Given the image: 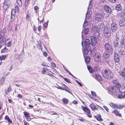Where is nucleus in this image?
<instances>
[{
  "instance_id": "nucleus-19",
  "label": "nucleus",
  "mask_w": 125,
  "mask_h": 125,
  "mask_svg": "<svg viewBox=\"0 0 125 125\" xmlns=\"http://www.w3.org/2000/svg\"><path fill=\"white\" fill-rule=\"evenodd\" d=\"M111 30L109 27H106L105 28L104 32L111 34Z\"/></svg>"
},
{
  "instance_id": "nucleus-42",
  "label": "nucleus",
  "mask_w": 125,
  "mask_h": 125,
  "mask_svg": "<svg viewBox=\"0 0 125 125\" xmlns=\"http://www.w3.org/2000/svg\"><path fill=\"white\" fill-rule=\"evenodd\" d=\"M62 101L63 103L64 104H67L68 103V100L67 99L63 98L62 99Z\"/></svg>"
},
{
  "instance_id": "nucleus-60",
  "label": "nucleus",
  "mask_w": 125,
  "mask_h": 125,
  "mask_svg": "<svg viewBox=\"0 0 125 125\" xmlns=\"http://www.w3.org/2000/svg\"><path fill=\"white\" fill-rule=\"evenodd\" d=\"M109 1L112 3H115L116 2V0H109Z\"/></svg>"
},
{
  "instance_id": "nucleus-9",
  "label": "nucleus",
  "mask_w": 125,
  "mask_h": 125,
  "mask_svg": "<svg viewBox=\"0 0 125 125\" xmlns=\"http://www.w3.org/2000/svg\"><path fill=\"white\" fill-rule=\"evenodd\" d=\"M95 17L96 20L98 21L101 22L103 20L104 16L102 14L98 13L96 15Z\"/></svg>"
},
{
  "instance_id": "nucleus-64",
  "label": "nucleus",
  "mask_w": 125,
  "mask_h": 125,
  "mask_svg": "<svg viewBox=\"0 0 125 125\" xmlns=\"http://www.w3.org/2000/svg\"><path fill=\"white\" fill-rule=\"evenodd\" d=\"M64 68V69H65V70L69 74V75L71 74V73L70 72L68 71L67 69H66L65 68Z\"/></svg>"
},
{
  "instance_id": "nucleus-8",
  "label": "nucleus",
  "mask_w": 125,
  "mask_h": 125,
  "mask_svg": "<svg viewBox=\"0 0 125 125\" xmlns=\"http://www.w3.org/2000/svg\"><path fill=\"white\" fill-rule=\"evenodd\" d=\"M112 22L111 24V27L112 31L113 32H115L117 30L118 27L117 25L115 22V21L114 19H112Z\"/></svg>"
},
{
  "instance_id": "nucleus-39",
  "label": "nucleus",
  "mask_w": 125,
  "mask_h": 125,
  "mask_svg": "<svg viewBox=\"0 0 125 125\" xmlns=\"http://www.w3.org/2000/svg\"><path fill=\"white\" fill-rule=\"evenodd\" d=\"M17 4L20 6H21L22 2L21 0H17Z\"/></svg>"
},
{
  "instance_id": "nucleus-10",
  "label": "nucleus",
  "mask_w": 125,
  "mask_h": 125,
  "mask_svg": "<svg viewBox=\"0 0 125 125\" xmlns=\"http://www.w3.org/2000/svg\"><path fill=\"white\" fill-rule=\"evenodd\" d=\"M10 1L9 0H5L3 6V9L6 10L10 6Z\"/></svg>"
},
{
  "instance_id": "nucleus-11",
  "label": "nucleus",
  "mask_w": 125,
  "mask_h": 125,
  "mask_svg": "<svg viewBox=\"0 0 125 125\" xmlns=\"http://www.w3.org/2000/svg\"><path fill=\"white\" fill-rule=\"evenodd\" d=\"M91 44L93 46H94L96 44L97 40L96 38L94 36H92L91 37Z\"/></svg>"
},
{
  "instance_id": "nucleus-31",
  "label": "nucleus",
  "mask_w": 125,
  "mask_h": 125,
  "mask_svg": "<svg viewBox=\"0 0 125 125\" xmlns=\"http://www.w3.org/2000/svg\"><path fill=\"white\" fill-rule=\"evenodd\" d=\"M83 52L84 54H86L88 53L89 51L88 50V48H83Z\"/></svg>"
},
{
  "instance_id": "nucleus-13",
  "label": "nucleus",
  "mask_w": 125,
  "mask_h": 125,
  "mask_svg": "<svg viewBox=\"0 0 125 125\" xmlns=\"http://www.w3.org/2000/svg\"><path fill=\"white\" fill-rule=\"evenodd\" d=\"M104 10L105 12L108 13H110L111 12V8L108 5H105L104 7Z\"/></svg>"
},
{
  "instance_id": "nucleus-25",
  "label": "nucleus",
  "mask_w": 125,
  "mask_h": 125,
  "mask_svg": "<svg viewBox=\"0 0 125 125\" xmlns=\"http://www.w3.org/2000/svg\"><path fill=\"white\" fill-rule=\"evenodd\" d=\"M104 24L103 23H101L99 24L98 27L101 29H104L105 27Z\"/></svg>"
},
{
  "instance_id": "nucleus-32",
  "label": "nucleus",
  "mask_w": 125,
  "mask_h": 125,
  "mask_svg": "<svg viewBox=\"0 0 125 125\" xmlns=\"http://www.w3.org/2000/svg\"><path fill=\"white\" fill-rule=\"evenodd\" d=\"M13 11L14 12V10H11V20H12L13 21L14 20V19H15V17H14V14H13L12 13Z\"/></svg>"
},
{
  "instance_id": "nucleus-63",
  "label": "nucleus",
  "mask_w": 125,
  "mask_h": 125,
  "mask_svg": "<svg viewBox=\"0 0 125 125\" xmlns=\"http://www.w3.org/2000/svg\"><path fill=\"white\" fill-rule=\"evenodd\" d=\"M48 25V24L47 23H45L44 25V27H45L46 28L47 27Z\"/></svg>"
},
{
  "instance_id": "nucleus-30",
  "label": "nucleus",
  "mask_w": 125,
  "mask_h": 125,
  "mask_svg": "<svg viewBox=\"0 0 125 125\" xmlns=\"http://www.w3.org/2000/svg\"><path fill=\"white\" fill-rule=\"evenodd\" d=\"M85 113L89 117L91 118L92 117L91 114L89 109L88 110H87Z\"/></svg>"
},
{
  "instance_id": "nucleus-33",
  "label": "nucleus",
  "mask_w": 125,
  "mask_h": 125,
  "mask_svg": "<svg viewBox=\"0 0 125 125\" xmlns=\"http://www.w3.org/2000/svg\"><path fill=\"white\" fill-rule=\"evenodd\" d=\"M7 56V55H2L0 56V61L1 60H5Z\"/></svg>"
},
{
  "instance_id": "nucleus-34",
  "label": "nucleus",
  "mask_w": 125,
  "mask_h": 125,
  "mask_svg": "<svg viewBox=\"0 0 125 125\" xmlns=\"http://www.w3.org/2000/svg\"><path fill=\"white\" fill-rule=\"evenodd\" d=\"M24 115L25 116V117L27 119L30 117L29 116V114L26 112H23Z\"/></svg>"
},
{
  "instance_id": "nucleus-17",
  "label": "nucleus",
  "mask_w": 125,
  "mask_h": 125,
  "mask_svg": "<svg viewBox=\"0 0 125 125\" xmlns=\"http://www.w3.org/2000/svg\"><path fill=\"white\" fill-rule=\"evenodd\" d=\"M113 43L114 47L115 48L118 47L119 46L118 40H117V39L116 38V40L114 41Z\"/></svg>"
},
{
  "instance_id": "nucleus-40",
  "label": "nucleus",
  "mask_w": 125,
  "mask_h": 125,
  "mask_svg": "<svg viewBox=\"0 0 125 125\" xmlns=\"http://www.w3.org/2000/svg\"><path fill=\"white\" fill-rule=\"evenodd\" d=\"M7 49L6 47H5L1 51V53H4L7 51Z\"/></svg>"
},
{
  "instance_id": "nucleus-62",
  "label": "nucleus",
  "mask_w": 125,
  "mask_h": 125,
  "mask_svg": "<svg viewBox=\"0 0 125 125\" xmlns=\"http://www.w3.org/2000/svg\"><path fill=\"white\" fill-rule=\"evenodd\" d=\"M42 28V27L41 26V25H40L38 27V30L39 31H40L41 28Z\"/></svg>"
},
{
  "instance_id": "nucleus-38",
  "label": "nucleus",
  "mask_w": 125,
  "mask_h": 125,
  "mask_svg": "<svg viewBox=\"0 0 125 125\" xmlns=\"http://www.w3.org/2000/svg\"><path fill=\"white\" fill-rule=\"evenodd\" d=\"M96 119L98 121H102L103 120L101 118V115H98L96 116Z\"/></svg>"
},
{
  "instance_id": "nucleus-58",
  "label": "nucleus",
  "mask_w": 125,
  "mask_h": 125,
  "mask_svg": "<svg viewBox=\"0 0 125 125\" xmlns=\"http://www.w3.org/2000/svg\"><path fill=\"white\" fill-rule=\"evenodd\" d=\"M43 55H44V56L46 57L47 56V55H48L47 52H43Z\"/></svg>"
},
{
  "instance_id": "nucleus-61",
  "label": "nucleus",
  "mask_w": 125,
  "mask_h": 125,
  "mask_svg": "<svg viewBox=\"0 0 125 125\" xmlns=\"http://www.w3.org/2000/svg\"><path fill=\"white\" fill-rule=\"evenodd\" d=\"M51 64L53 67H56L55 64L53 62H52L51 63Z\"/></svg>"
},
{
  "instance_id": "nucleus-41",
  "label": "nucleus",
  "mask_w": 125,
  "mask_h": 125,
  "mask_svg": "<svg viewBox=\"0 0 125 125\" xmlns=\"http://www.w3.org/2000/svg\"><path fill=\"white\" fill-rule=\"evenodd\" d=\"M104 36L106 38H108L110 36V34L104 32Z\"/></svg>"
},
{
  "instance_id": "nucleus-51",
  "label": "nucleus",
  "mask_w": 125,
  "mask_h": 125,
  "mask_svg": "<svg viewBox=\"0 0 125 125\" xmlns=\"http://www.w3.org/2000/svg\"><path fill=\"white\" fill-rule=\"evenodd\" d=\"M26 19L27 20L29 21L30 19V17L27 14V16L26 17Z\"/></svg>"
},
{
  "instance_id": "nucleus-7",
  "label": "nucleus",
  "mask_w": 125,
  "mask_h": 125,
  "mask_svg": "<svg viewBox=\"0 0 125 125\" xmlns=\"http://www.w3.org/2000/svg\"><path fill=\"white\" fill-rule=\"evenodd\" d=\"M82 45L83 48L89 49L90 45H91L90 42L89 40L87 39L85 40L84 42H83V41H82Z\"/></svg>"
},
{
  "instance_id": "nucleus-56",
  "label": "nucleus",
  "mask_w": 125,
  "mask_h": 125,
  "mask_svg": "<svg viewBox=\"0 0 125 125\" xmlns=\"http://www.w3.org/2000/svg\"><path fill=\"white\" fill-rule=\"evenodd\" d=\"M64 80L66 82L69 83H70L71 82L69 81V80H68L66 78H65L64 79Z\"/></svg>"
},
{
  "instance_id": "nucleus-22",
  "label": "nucleus",
  "mask_w": 125,
  "mask_h": 125,
  "mask_svg": "<svg viewBox=\"0 0 125 125\" xmlns=\"http://www.w3.org/2000/svg\"><path fill=\"white\" fill-rule=\"evenodd\" d=\"M6 41V39L5 37H0V43L2 44L3 45V44L4 43V42Z\"/></svg>"
},
{
  "instance_id": "nucleus-3",
  "label": "nucleus",
  "mask_w": 125,
  "mask_h": 125,
  "mask_svg": "<svg viewBox=\"0 0 125 125\" xmlns=\"http://www.w3.org/2000/svg\"><path fill=\"white\" fill-rule=\"evenodd\" d=\"M108 92L114 97H116L118 95V91H117L116 86H111L109 87Z\"/></svg>"
},
{
  "instance_id": "nucleus-21",
  "label": "nucleus",
  "mask_w": 125,
  "mask_h": 125,
  "mask_svg": "<svg viewBox=\"0 0 125 125\" xmlns=\"http://www.w3.org/2000/svg\"><path fill=\"white\" fill-rule=\"evenodd\" d=\"M109 54L107 52H105L103 54V57L105 59H107L110 57Z\"/></svg>"
},
{
  "instance_id": "nucleus-20",
  "label": "nucleus",
  "mask_w": 125,
  "mask_h": 125,
  "mask_svg": "<svg viewBox=\"0 0 125 125\" xmlns=\"http://www.w3.org/2000/svg\"><path fill=\"white\" fill-rule=\"evenodd\" d=\"M120 75L123 77H125V68H124L123 71L119 72Z\"/></svg>"
},
{
  "instance_id": "nucleus-1",
  "label": "nucleus",
  "mask_w": 125,
  "mask_h": 125,
  "mask_svg": "<svg viewBox=\"0 0 125 125\" xmlns=\"http://www.w3.org/2000/svg\"><path fill=\"white\" fill-rule=\"evenodd\" d=\"M91 1H90L89 7L88 8L87 12L86 14V18L83 25V27H85L91 21V17L92 14V11L91 7L90 2Z\"/></svg>"
},
{
  "instance_id": "nucleus-37",
  "label": "nucleus",
  "mask_w": 125,
  "mask_h": 125,
  "mask_svg": "<svg viewBox=\"0 0 125 125\" xmlns=\"http://www.w3.org/2000/svg\"><path fill=\"white\" fill-rule=\"evenodd\" d=\"M85 61L87 63H89L90 61V58L88 56L85 57Z\"/></svg>"
},
{
  "instance_id": "nucleus-49",
  "label": "nucleus",
  "mask_w": 125,
  "mask_h": 125,
  "mask_svg": "<svg viewBox=\"0 0 125 125\" xmlns=\"http://www.w3.org/2000/svg\"><path fill=\"white\" fill-rule=\"evenodd\" d=\"M45 69H46V70L45 69H43L42 71V73L43 74H44L46 72V70H47L48 69L46 68H45Z\"/></svg>"
},
{
  "instance_id": "nucleus-2",
  "label": "nucleus",
  "mask_w": 125,
  "mask_h": 125,
  "mask_svg": "<svg viewBox=\"0 0 125 125\" xmlns=\"http://www.w3.org/2000/svg\"><path fill=\"white\" fill-rule=\"evenodd\" d=\"M102 73L103 76L107 79H109L113 76V73L109 69L104 70Z\"/></svg>"
},
{
  "instance_id": "nucleus-6",
  "label": "nucleus",
  "mask_w": 125,
  "mask_h": 125,
  "mask_svg": "<svg viewBox=\"0 0 125 125\" xmlns=\"http://www.w3.org/2000/svg\"><path fill=\"white\" fill-rule=\"evenodd\" d=\"M104 49L105 51L107 52L112 53L113 49L111 45L108 43H106L104 45Z\"/></svg>"
},
{
  "instance_id": "nucleus-15",
  "label": "nucleus",
  "mask_w": 125,
  "mask_h": 125,
  "mask_svg": "<svg viewBox=\"0 0 125 125\" xmlns=\"http://www.w3.org/2000/svg\"><path fill=\"white\" fill-rule=\"evenodd\" d=\"M114 59L115 62H119V57L117 53H115L114 54Z\"/></svg>"
},
{
  "instance_id": "nucleus-27",
  "label": "nucleus",
  "mask_w": 125,
  "mask_h": 125,
  "mask_svg": "<svg viewBox=\"0 0 125 125\" xmlns=\"http://www.w3.org/2000/svg\"><path fill=\"white\" fill-rule=\"evenodd\" d=\"M112 113L115 114L116 116H118L119 117H121V115L119 114L118 111L116 110H114L112 112Z\"/></svg>"
},
{
  "instance_id": "nucleus-52",
  "label": "nucleus",
  "mask_w": 125,
  "mask_h": 125,
  "mask_svg": "<svg viewBox=\"0 0 125 125\" xmlns=\"http://www.w3.org/2000/svg\"><path fill=\"white\" fill-rule=\"evenodd\" d=\"M29 0H26L25 2V6H27L28 3V1Z\"/></svg>"
},
{
  "instance_id": "nucleus-57",
  "label": "nucleus",
  "mask_w": 125,
  "mask_h": 125,
  "mask_svg": "<svg viewBox=\"0 0 125 125\" xmlns=\"http://www.w3.org/2000/svg\"><path fill=\"white\" fill-rule=\"evenodd\" d=\"M11 42H8L7 45V46H9L10 47V46L11 45Z\"/></svg>"
},
{
  "instance_id": "nucleus-35",
  "label": "nucleus",
  "mask_w": 125,
  "mask_h": 125,
  "mask_svg": "<svg viewBox=\"0 0 125 125\" xmlns=\"http://www.w3.org/2000/svg\"><path fill=\"white\" fill-rule=\"evenodd\" d=\"M110 105L113 108H116V104L111 103L110 104Z\"/></svg>"
},
{
  "instance_id": "nucleus-5",
  "label": "nucleus",
  "mask_w": 125,
  "mask_h": 125,
  "mask_svg": "<svg viewBox=\"0 0 125 125\" xmlns=\"http://www.w3.org/2000/svg\"><path fill=\"white\" fill-rule=\"evenodd\" d=\"M116 38L117 40H118V41H119V47L120 48L123 47L125 45V43L124 38L123 36H119L116 35Z\"/></svg>"
},
{
  "instance_id": "nucleus-46",
  "label": "nucleus",
  "mask_w": 125,
  "mask_h": 125,
  "mask_svg": "<svg viewBox=\"0 0 125 125\" xmlns=\"http://www.w3.org/2000/svg\"><path fill=\"white\" fill-rule=\"evenodd\" d=\"M117 97L118 98L120 99H123V96L122 94H118Z\"/></svg>"
},
{
  "instance_id": "nucleus-47",
  "label": "nucleus",
  "mask_w": 125,
  "mask_h": 125,
  "mask_svg": "<svg viewBox=\"0 0 125 125\" xmlns=\"http://www.w3.org/2000/svg\"><path fill=\"white\" fill-rule=\"evenodd\" d=\"M13 10H14L13 9ZM14 11H18L19 10V7L18 6H15V9H14Z\"/></svg>"
},
{
  "instance_id": "nucleus-45",
  "label": "nucleus",
  "mask_w": 125,
  "mask_h": 125,
  "mask_svg": "<svg viewBox=\"0 0 125 125\" xmlns=\"http://www.w3.org/2000/svg\"><path fill=\"white\" fill-rule=\"evenodd\" d=\"M4 31L3 30H2L0 32V37L4 35Z\"/></svg>"
},
{
  "instance_id": "nucleus-43",
  "label": "nucleus",
  "mask_w": 125,
  "mask_h": 125,
  "mask_svg": "<svg viewBox=\"0 0 125 125\" xmlns=\"http://www.w3.org/2000/svg\"><path fill=\"white\" fill-rule=\"evenodd\" d=\"M88 69L90 72L91 73H92L94 72V70H92L90 67H87Z\"/></svg>"
},
{
  "instance_id": "nucleus-12",
  "label": "nucleus",
  "mask_w": 125,
  "mask_h": 125,
  "mask_svg": "<svg viewBox=\"0 0 125 125\" xmlns=\"http://www.w3.org/2000/svg\"><path fill=\"white\" fill-rule=\"evenodd\" d=\"M94 58L95 61L96 62H98L101 59V55L99 53L96 54L94 56Z\"/></svg>"
},
{
  "instance_id": "nucleus-14",
  "label": "nucleus",
  "mask_w": 125,
  "mask_h": 125,
  "mask_svg": "<svg viewBox=\"0 0 125 125\" xmlns=\"http://www.w3.org/2000/svg\"><path fill=\"white\" fill-rule=\"evenodd\" d=\"M119 25L121 27L125 25V18L121 19L119 21Z\"/></svg>"
},
{
  "instance_id": "nucleus-23",
  "label": "nucleus",
  "mask_w": 125,
  "mask_h": 125,
  "mask_svg": "<svg viewBox=\"0 0 125 125\" xmlns=\"http://www.w3.org/2000/svg\"><path fill=\"white\" fill-rule=\"evenodd\" d=\"M122 8L120 4L117 5L115 7L116 10L118 11L121 10H122Z\"/></svg>"
},
{
  "instance_id": "nucleus-16",
  "label": "nucleus",
  "mask_w": 125,
  "mask_h": 125,
  "mask_svg": "<svg viewBox=\"0 0 125 125\" xmlns=\"http://www.w3.org/2000/svg\"><path fill=\"white\" fill-rule=\"evenodd\" d=\"M89 29L87 28L84 29V31H83L82 32V37L83 39V37L84 34H85V35H87Z\"/></svg>"
},
{
  "instance_id": "nucleus-55",
  "label": "nucleus",
  "mask_w": 125,
  "mask_h": 125,
  "mask_svg": "<svg viewBox=\"0 0 125 125\" xmlns=\"http://www.w3.org/2000/svg\"><path fill=\"white\" fill-rule=\"evenodd\" d=\"M73 104H77L78 103V102L77 101L75 100H74L72 102Z\"/></svg>"
},
{
  "instance_id": "nucleus-24",
  "label": "nucleus",
  "mask_w": 125,
  "mask_h": 125,
  "mask_svg": "<svg viewBox=\"0 0 125 125\" xmlns=\"http://www.w3.org/2000/svg\"><path fill=\"white\" fill-rule=\"evenodd\" d=\"M118 53L119 55H120L121 56H124L125 55V51L123 49L119 51Z\"/></svg>"
},
{
  "instance_id": "nucleus-4",
  "label": "nucleus",
  "mask_w": 125,
  "mask_h": 125,
  "mask_svg": "<svg viewBox=\"0 0 125 125\" xmlns=\"http://www.w3.org/2000/svg\"><path fill=\"white\" fill-rule=\"evenodd\" d=\"M117 91H118V95L119 92L124 93L125 92V87L124 85H121L119 83H115Z\"/></svg>"
},
{
  "instance_id": "nucleus-26",
  "label": "nucleus",
  "mask_w": 125,
  "mask_h": 125,
  "mask_svg": "<svg viewBox=\"0 0 125 125\" xmlns=\"http://www.w3.org/2000/svg\"><path fill=\"white\" fill-rule=\"evenodd\" d=\"M94 78L99 80L101 81L102 80V77L99 75H97L95 74V75L94 76Z\"/></svg>"
},
{
  "instance_id": "nucleus-59",
  "label": "nucleus",
  "mask_w": 125,
  "mask_h": 125,
  "mask_svg": "<svg viewBox=\"0 0 125 125\" xmlns=\"http://www.w3.org/2000/svg\"><path fill=\"white\" fill-rule=\"evenodd\" d=\"M17 97L18 98H20L21 99L22 97V95L20 94H19L17 95Z\"/></svg>"
},
{
  "instance_id": "nucleus-53",
  "label": "nucleus",
  "mask_w": 125,
  "mask_h": 125,
  "mask_svg": "<svg viewBox=\"0 0 125 125\" xmlns=\"http://www.w3.org/2000/svg\"><path fill=\"white\" fill-rule=\"evenodd\" d=\"M103 107L107 112H108L109 111V109L106 106H104Z\"/></svg>"
},
{
  "instance_id": "nucleus-29",
  "label": "nucleus",
  "mask_w": 125,
  "mask_h": 125,
  "mask_svg": "<svg viewBox=\"0 0 125 125\" xmlns=\"http://www.w3.org/2000/svg\"><path fill=\"white\" fill-rule=\"evenodd\" d=\"M4 119L5 120H7L8 122L11 124L12 123V121L10 119L9 116L7 115H6L5 116Z\"/></svg>"
},
{
  "instance_id": "nucleus-44",
  "label": "nucleus",
  "mask_w": 125,
  "mask_h": 125,
  "mask_svg": "<svg viewBox=\"0 0 125 125\" xmlns=\"http://www.w3.org/2000/svg\"><path fill=\"white\" fill-rule=\"evenodd\" d=\"M124 106H123L120 105H117L116 104V108H118L119 109H122Z\"/></svg>"
},
{
  "instance_id": "nucleus-54",
  "label": "nucleus",
  "mask_w": 125,
  "mask_h": 125,
  "mask_svg": "<svg viewBox=\"0 0 125 125\" xmlns=\"http://www.w3.org/2000/svg\"><path fill=\"white\" fill-rule=\"evenodd\" d=\"M11 91V87H8L7 90V91L9 92H10Z\"/></svg>"
},
{
  "instance_id": "nucleus-50",
  "label": "nucleus",
  "mask_w": 125,
  "mask_h": 125,
  "mask_svg": "<svg viewBox=\"0 0 125 125\" xmlns=\"http://www.w3.org/2000/svg\"><path fill=\"white\" fill-rule=\"evenodd\" d=\"M91 94L93 95L94 96H96V94L94 92L91 91Z\"/></svg>"
},
{
  "instance_id": "nucleus-36",
  "label": "nucleus",
  "mask_w": 125,
  "mask_h": 125,
  "mask_svg": "<svg viewBox=\"0 0 125 125\" xmlns=\"http://www.w3.org/2000/svg\"><path fill=\"white\" fill-rule=\"evenodd\" d=\"M81 107L82 109L85 112V113L87 111V110H88L89 109L87 107H86L82 106Z\"/></svg>"
},
{
  "instance_id": "nucleus-28",
  "label": "nucleus",
  "mask_w": 125,
  "mask_h": 125,
  "mask_svg": "<svg viewBox=\"0 0 125 125\" xmlns=\"http://www.w3.org/2000/svg\"><path fill=\"white\" fill-rule=\"evenodd\" d=\"M6 78L5 77H2L0 79V84L2 85L4 82Z\"/></svg>"
},
{
  "instance_id": "nucleus-18",
  "label": "nucleus",
  "mask_w": 125,
  "mask_h": 125,
  "mask_svg": "<svg viewBox=\"0 0 125 125\" xmlns=\"http://www.w3.org/2000/svg\"><path fill=\"white\" fill-rule=\"evenodd\" d=\"M89 106L91 109L93 111L97 110V108L93 103L91 104Z\"/></svg>"
},
{
  "instance_id": "nucleus-48",
  "label": "nucleus",
  "mask_w": 125,
  "mask_h": 125,
  "mask_svg": "<svg viewBox=\"0 0 125 125\" xmlns=\"http://www.w3.org/2000/svg\"><path fill=\"white\" fill-rule=\"evenodd\" d=\"M64 90H65L66 92H68V93H70L71 94H72V92L70 91L68 89H67L66 88H64Z\"/></svg>"
}]
</instances>
